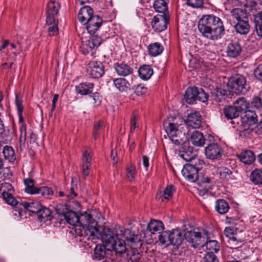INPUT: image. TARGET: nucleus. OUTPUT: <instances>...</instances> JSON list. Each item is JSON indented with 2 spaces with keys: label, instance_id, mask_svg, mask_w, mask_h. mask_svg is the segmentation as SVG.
Returning a JSON list of instances; mask_svg holds the SVG:
<instances>
[{
  "label": "nucleus",
  "instance_id": "9b49d317",
  "mask_svg": "<svg viewBox=\"0 0 262 262\" xmlns=\"http://www.w3.org/2000/svg\"><path fill=\"white\" fill-rule=\"evenodd\" d=\"M88 73L93 78H99L104 73V67L100 61H92L89 63Z\"/></svg>",
  "mask_w": 262,
  "mask_h": 262
},
{
  "label": "nucleus",
  "instance_id": "58836bf2",
  "mask_svg": "<svg viewBox=\"0 0 262 262\" xmlns=\"http://www.w3.org/2000/svg\"><path fill=\"white\" fill-rule=\"evenodd\" d=\"M120 232L122 234V236L127 241L132 243H136L139 242L138 235L133 233L130 230L124 229L120 230Z\"/></svg>",
  "mask_w": 262,
  "mask_h": 262
},
{
  "label": "nucleus",
  "instance_id": "e2e57ef3",
  "mask_svg": "<svg viewBox=\"0 0 262 262\" xmlns=\"http://www.w3.org/2000/svg\"><path fill=\"white\" fill-rule=\"evenodd\" d=\"M136 174V167L135 166L130 164L126 167V176L127 178L129 179L130 181L134 180Z\"/></svg>",
  "mask_w": 262,
  "mask_h": 262
},
{
  "label": "nucleus",
  "instance_id": "cd10ccee",
  "mask_svg": "<svg viewBox=\"0 0 262 262\" xmlns=\"http://www.w3.org/2000/svg\"><path fill=\"white\" fill-rule=\"evenodd\" d=\"M20 205H23L24 209L29 212L36 213L37 214L41 206L37 201L27 202L24 201L20 203Z\"/></svg>",
  "mask_w": 262,
  "mask_h": 262
},
{
  "label": "nucleus",
  "instance_id": "c03bdc74",
  "mask_svg": "<svg viewBox=\"0 0 262 262\" xmlns=\"http://www.w3.org/2000/svg\"><path fill=\"white\" fill-rule=\"evenodd\" d=\"M234 105L237 108L240 113L242 112L247 111L249 103L246 100L245 98L242 97L237 99L234 103Z\"/></svg>",
  "mask_w": 262,
  "mask_h": 262
},
{
  "label": "nucleus",
  "instance_id": "a211bd4d",
  "mask_svg": "<svg viewBox=\"0 0 262 262\" xmlns=\"http://www.w3.org/2000/svg\"><path fill=\"white\" fill-rule=\"evenodd\" d=\"M170 237L169 241L170 245L179 246L182 244L184 239V234L179 229H172L169 231Z\"/></svg>",
  "mask_w": 262,
  "mask_h": 262
},
{
  "label": "nucleus",
  "instance_id": "5fc2aeb1",
  "mask_svg": "<svg viewBox=\"0 0 262 262\" xmlns=\"http://www.w3.org/2000/svg\"><path fill=\"white\" fill-rule=\"evenodd\" d=\"M255 29L258 36L262 37V12L255 18Z\"/></svg>",
  "mask_w": 262,
  "mask_h": 262
},
{
  "label": "nucleus",
  "instance_id": "13d9d810",
  "mask_svg": "<svg viewBox=\"0 0 262 262\" xmlns=\"http://www.w3.org/2000/svg\"><path fill=\"white\" fill-rule=\"evenodd\" d=\"M36 192V193H35V194H40L42 196L47 198L52 195L53 194V191L51 188L46 186L37 188Z\"/></svg>",
  "mask_w": 262,
  "mask_h": 262
},
{
  "label": "nucleus",
  "instance_id": "de8ad7c7",
  "mask_svg": "<svg viewBox=\"0 0 262 262\" xmlns=\"http://www.w3.org/2000/svg\"><path fill=\"white\" fill-rule=\"evenodd\" d=\"M80 51L84 55H87L89 53H92L93 50L95 49L93 44L89 39L85 41H82L80 47Z\"/></svg>",
  "mask_w": 262,
  "mask_h": 262
},
{
  "label": "nucleus",
  "instance_id": "c756f323",
  "mask_svg": "<svg viewBox=\"0 0 262 262\" xmlns=\"http://www.w3.org/2000/svg\"><path fill=\"white\" fill-rule=\"evenodd\" d=\"M190 141L194 146H201L204 144L205 138L201 132L195 131L191 135Z\"/></svg>",
  "mask_w": 262,
  "mask_h": 262
},
{
  "label": "nucleus",
  "instance_id": "dca6fc26",
  "mask_svg": "<svg viewBox=\"0 0 262 262\" xmlns=\"http://www.w3.org/2000/svg\"><path fill=\"white\" fill-rule=\"evenodd\" d=\"M201 115L199 112H194L187 115L186 123L193 128H198L201 125ZM184 123L185 122L184 121Z\"/></svg>",
  "mask_w": 262,
  "mask_h": 262
},
{
  "label": "nucleus",
  "instance_id": "a19ab883",
  "mask_svg": "<svg viewBox=\"0 0 262 262\" xmlns=\"http://www.w3.org/2000/svg\"><path fill=\"white\" fill-rule=\"evenodd\" d=\"M120 232L122 234V236L127 241L132 243H136L139 242L138 235L133 233L130 230L124 229L120 230Z\"/></svg>",
  "mask_w": 262,
  "mask_h": 262
},
{
  "label": "nucleus",
  "instance_id": "f3484780",
  "mask_svg": "<svg viewBox=\"0 0 262 262\" xmlns=\"http://www.w3.org/2000/svg\"><path fill=\"white\" fill-rule=\"evenodd\" d=\"M93 15V9L89 6H85L80 9L78 14V19L81 23L85 25Z\"/></svg>",
  "mask_w": 262,
  "mask_h": 262
},
{
  "label": "nucleus",
  "instance_id": "bb28decb",
  "mask_svg": "<svg viewBox=\"0 0 262 262\" xmlns=\"http://www.w3.org/2000/svg\"><path fill=\"white\" fill-rule=\"evenodd\" d=\"M231 15L237 22L244 19H248V14L246 10L239 8H236L231 11Z\"/></svg>",
  "mask_w": 262,
  "mask_h": 262
},
{
  "label": "nucleus",
  "instance_id": "f257e3e1",
  "mask_svg": "<svg viewBox=\"0 0 262 262\" xmlns=\"http://www.w3.org/2000/svg\"><path fill=\"white\" fill-rule=\"evenodd\" d=\"M198 28L203 37L212 40L221 38L225 33L222 20L213 14L203 15L199 21Z\"/></svg>",
  "mask_w": 262,
  "mask_h": 262
},
{
  "label": "nucleus",
  "instance_id": "f8f14e48",
  "mask_svg": "<svg viewBox=\"0 0 262 262\" xmlns=\"http://www.w3.org/2000/svg\"><path fill=\"white\" fill-rule=\"evenodd\" d=\"M199 168L192 164H186L182 170L183 177L191 182H194L197 179Z\"/></svg>",
  "mask_w": 262,
  "mask_h": 262
},
{
  "label": "nucleus",
  "instance_id": "a18cd8bd",
  "mask_svg": "<svg viewBox=\"0 0 262 262\" xmlns=\"http://www.w3.org/2000/svg\"><path fill=\"white\" fill-rule=\"evenodd\" d=\"M217 173L220 176V179L222 181L226 182L231 179L232 171L228 168L221 167L217 169Z\"/></svg>",
  "mask_w": 262,
  "mask_h": 262
},
{
  "label": "nucleus",
  "instance_id": "20e7f679",
  "mask_svg": "<svg viewBox=\"0 0 262 262\" xmlns=\"http://www.w3.org/2000/svg\"><path fill=\"white\" fill-rule=\"evenodd\" d=\"M97 224L92 222V225L84 226L81 223L74 227V231L76 236L80 237V241H91L92 243H96L98 239V234H99V229L97 227Z\"/></svg>",
  "mask_w": 262,
  "mask_h": 262
},
{
  "label": "nucleus",
  "instance_id": "680f3d73",
  "mask_svg": "<svg viewBox=\"0 0 262 262\" xmlns=\"http://www.w3.org/2000/svg\"><path fill=\"white\" fill-rule=\"evenodd\" d=\"M169 237H170V233L169 231H165L159 235V242L162 244H166L167 245H170L169 241Z\"/></svg>",
  "mask_w": 262,
  "mask_h": 262
},
{
  "label": "nucleus",
  "instance_id": "0e129e2a",
  "mask_svg": "<svg viewBox=\"0 0 262 262\" xmlns=\"http://www.w3.org/2000/svg\"><path fill=\"white\" fill-rule=\"evenodd\" d=\"M203 262H219V261L214 253L207 252L203 258Z\"/></svg>",
  "mask_w": 262,
  "mask_h": 262
},
{
  "label": "nucleus",
  "instance_id": "ddd939ff",
  "mask_svg": "<svg viewBox=\"0 0 262 262\" xmlns=\"http://www.w3.org/2000/svg\"><path fill=\"white\" fill-rule=\"evenodd\" d=\"M103 20L101 17L98 15H94L88 20L85 24L88 32L90 34H94L97 31L102 24Z\"/></svg>",
  "mask_w": 262,
  "mask_h": 262
},
{
  "label": "nucleus",
  "instance_id": "09e8293b",
  "mask_svg": "<svg viewBox=\"0 0 262 262\" xmlns=\"http://www.w3.org/2000/svg\"><path fill=\"white\" fill-rule=\"evenodd\" d=\"M250 180L255 185H262V170H253L250 174Z\"/></svg>",
  "mask_w": 262,
  "mask_h": 262
},
{
  "label": "nucleus",
  "instance_id": "423d86ee",
  "mask_svg": "<svg viewBox=\"0 0 262 262\" xmlns=\"http://www.w3.org/2000/svg\"><path fill=\"white\" fill-rule=\"evenodd\" d=\"M185 239L194 248L204 246L207 236V232L202 229L187 231L184 233Z\"/></svg>",
  "mask_w": 262,
  "mask_h": 262
},
{
  "label": "nucleus",
  "instance_id": "4c0bfd02",
  "mask_svg": "<svg viewBox=\"0 0 262 262\" xmlns=\"http://www.w3.org/2000/svg\"><path fill=\"white\" fill-rule=\"evenodd\" d=\"M215 210L220 214H223L227 212L229 206L227 202L224 200H218L215 202Z\"/></svg>",
  "mask_w": 262,
  "mask_h": 262
},
{
  "label": "nucleus",
  "instance_id": "37998d69",
  "mask_svg": "<svg viewBox=\"0 0 262 262\" xmlns=\"http://www.w3.org/2000/svg\"><path fill=\"white\" fill-rule=\"evenodd\" d=\"M195 182H197L199 186L204 189L208 190L211 188L210 184L211 183V180L208 177L199 176L198 174V178L197 179H196Z\"/></svg>",
  "mask_w": 262,
  "mask_h": 262
},
{
  "label": "nucleus",
  "instance_id": "9d476101",
  "mask_svg": "<svg viewBox=\"0 0 262 262\" xmlns=\"http://www.w3.org/2000/svg\"><path fill=\"white\" fill-rule=\"evenodd\" d=\"M223 154V148L217 143H210L205 149V154L206 158L212 160L219 159Z\"/></svg>",
  "mask_w": 262,
  "mask_h": 262
},
{
  "label": "nucleus",
  "instance_id": "3c124183",
  "mask_svg": "<svg viewBox=\"0 0 262 262\" xmlns=\"http://www.w3.org/2000/svg\"><path fill=\"white\" fill-rule=\"evenodd\" d=\"M3 153L5 158L9 160V161L13 162L15 160L14 151L11 146H5L3 150Z\"/></svg>",
  "mask_w": 262,
  "mask_h": 262
},
{
  "label": "nucleus",
  "instance_id": "6e6552de",
  "mask_svg": "<svg viewBox=\"0 0 262 262\" xmlns=\"http://www.w3.org/2000/svg\"><path fill=\"white\" fill-rule=\"evenodd\" d=\"M169 15L158 14L154 16L151 21L152 28L156 32H161L167 28L169 23Z\"/></svg>",
  "mask_w": 262,
  "mask_h": 262
},
{
  "label": "nucleus",
  "instance_id": "8fccbe9b",
  "mask_svg": "<svg viewBox=\"0 0 262 262\" xmlns=\"http://www.w3.org/2000/svg\"><path fill=\"white\" fill-rule=\"evenodd\" d=\"M106 248L107 247L105 246V245H96L94 250V254L96 259L98 260H101L105 257L106 255Z\"/></svg>",
  "mask_w": 262,
  "mask_h": 262
},
{
  "label": "nucleus",
  "instance_id": "2eb2a0df",
  "mask_svg": "<svg viewBox=\"0 0 262 262\" xmlns=\"http://www.w3.org/2000/svg\"><path fill=\"white\" fill-rule=\"evenodd\" d=\"M179 155L180 157L186 161H191L194 159L195 156V152L193 151V148L189 146L188 141L181 145Z\"/></svg>",
  "mask_w": 262,
  "mask_h": 262
},
{
  "label": "nucleus",
  "instance_id": "aec40b11",
  "mask_svg": "<svg viewBox=\"0 0 262 262\" xmlns=\"http://www.w3.org/2000/svg\"><path fill=\"white\" fill-rule=\"evenodd\" d=\"M242 48L238 42L231 41L227 46L226 53L230 58H235L241 54Z\"/></svg>",
  "mask_w": 262,
  "mask_h": 262
},
{
  "label": "nucleus",
  "instance_id": "473e14b6",
  "mask_svg": "<svg viewBox=\"0 0 262 262\" xmlns=\"http://www.w3.org/2000/svg\"><path fill=\"white\" fill-rule=\"evenodd\" d=\"M153 72L152 69L148 65L142 66L138 70L140 77L144 80L149 79L153 74Z\"/></svg>",
  "mask_w": 262,
  "mask_h": 262
},
{
  "label": "nucleus",
  "instance_id": "7c9ffc66",
  "mask_svg": "<svg viewBox=\"0 0 262 262\" xmlns=\"http://www.w3.org/2000/svg\"><path fill=\"white\" fill-rule=\"evenodd\" d=\"M196 87H189L187 89L185 95L184 99L186 102L188 104L193 103L196 100Z\"/></svg>",
  "mask_w": 262,
  "mask_h": 262
},
{
  "label": "nucleus",
  "instance_id": "f03ea898",
  "mask_svg": "<svg viewBox=\"0 0 262 262\" xmlns=\"http://www.w3.org/2000/svg\"><path fill=\"white\" fill-rule=\"evenodd\" d=\"M184 123L180 118L168 117L163 121V127L170 140L176 145H182L188 141L185 133L181 130V126Z\"/></svg>",
  "mask_w": 262,
  "mask_h": 262
},
{
  "label": "nucleus",
  "instance_id": "774afa93",
  "mask_svg": "<svg viewBox=\"0 0 262 262\" xmlns=\"http://www.w3.org/2000/svg\"><path fill=\"white\" fill-rule=\"evenodd\" d=\"M253 75L257 79L262 81V63L255 68Z\"/></svg>",
  "mask_w": 262,
  "mask_h": 262
},
{
  "label": "nucleus",
  "instance_id": "72a5a7b5",
  "mask_svg": "<svg viewBox=\"0 0 262 262\" xmlns=\"http://www.w3.org/2000/svg\"><path fill=\"white\" fill-rule=\"evenodd\" d=\"M212 97L216 102H221L227 97V92L223 89L216 88L212 90Z\"/></svg>",
  "mask_w": 262,
  "mask_h": 262
},
{
  "label": "nucleus",
  "instance_id": "6ab92c4d",
  "mask_svg": "<svg viewBox=\"0 0 262 262\" xmlns=\"http://www.w3.org/2000/svg\"><path fill=\"white\" fill-rule=\"evenodd\" d=\"M245 118L243 122L245 127L247 129H253V126L256 125L257 122V116L254 112L250 111H246Z\"/></svg>",
  "mask_w": 262,
  "mask_h": 262
},
{
  "label": "nucleus",
  "instance_id": "393cba45",
  "mask_svg": "<svg viewBox=\"0 0 262 262\" xmlns=\"http://www.w3.org/2000/svg\"><path fill=\"white\" fill-rule=\"evenodd\" d=\"M238 159L246 164H251L255 160V157L253 151L249 150H245L239 155H237Z\"/></svg>",
  "mask_w": 262,
  "mask_h": 262
},
{
  "label": "nucleus",
  "instance_id": "5701e85b",
  "mask_svg": "<svg viewBox=\"0 0 262 262\" xmlns=\"http://www.w3.org/2000/svg\"><path fill=\"white\" fill-rule=\"evenodd\" d=\"M234 28L237 33L242 35L247 34L250 29L248 19L237 21L234 25Z\"/></svg>",
  "mask_w": 262,
  "mask_h": 262
},
{
  "label": "nucleus",
  "instance_id": "6e6d98bb",
  "mask_svg": "<svg viewBox=\"0 0 262 262\" xmlns=\"http://www.w3.org/2000/svg\"><path fill=\"white\" fill-rule=\"evenodd\" d=\"M103 127L104 123L101 120H99L94 123L93 136L95 140L98 138L100 131H101Z\"/></svg>",
  "mask_w": 262,
  "mask_h": 262
},
{
  "label": "nucleus",
  "instance_id": "412c9836",
  "mask_svg": "<svg viewBox=\"0 0 262 262\" xmlns=\"http://www.w3.org/2000/svg\"><path fill=\"white\" fill-rule=\"evenodd\" d=\"M94 84L92 82H84L76 86V92L82 95H86L91 94L93 91Z\"/></svg>",
  "mask_w": 262,
  "mask_h": 262
},
{
  "label": "nucleus",
  "instance_id": "49530a36",
  "mask_svg": "<svg viewBox=\"0 0 262 262\" xmlns=\"http://www.w3.org/2000/svg\"><path fill=\"white\" fill-rule=\"evenodd\" d=\"M243 242V238L239 237L237 234L228 241L229 246L231 249H237L242 247Z\"/></svg>",
  "mask_w": 262,
  "mask_h": 262
},
{
  "label": "nucleus",
  "instance_id": "c9c22d12",
  "mask_svg": "<svg viewBox=\"0 0 262 262\" xmlns=\"http://www.w3.org/2000/svg\"><path fill=\"white\" fill-rule=\"evenodd\" d=\"M153 6L155 11L159 12V14L169 15L167 4L164 0L155 1Z\"/></svg>",
  "mask_w": 262,
  "mask_h": 262
},
{
  "label": "nucleus",
  "instance_id": "1a4fd4ad",
  "mask_svg": "<svg viewBox=\"0 0 262 262\" xmlns=\"http://www.w3.org/2000/svg\"><path fill=\"white\" fill-rule=\"evenodd\" d=\"M60 9V4L55 1L51 0L48 4L46 8V23L51 24L56 19Z\"/></svg>",
  "mask_w": 262,
  "mask_h": 262
},
{
  "label": "nucleus",
  "instance_id": "4468645a",
  "mask_svg": "<svg viewBox=\"0 0 262 262\" xmlns=\"http://www.w3.org/2000/svg\"><path fill=\"white\" fill-rule=\"evenodd\" d=\"M115 69L117 74L120 76H130L131 82L133 81V78L135 77L133 75L134 70L129 65L124 62L117 63L115 64Z\"/></svg>",
  "mask_w": 262,
  "mask_h": 262
},
{
  "label": "nucleus",
  "instance_id": "ea45409f",
  "mask_svg": "<svg viewBox=\"0 0 262 262\" xmlns=\"http://www.w3.org/2000/svg\"><path fill=\"white\" fill-rule=\"evenodd\" d=\"M120 232L122 234V236L127 241L132 243H136L139 242L138 235L133 233L130 230L124 229L120 230Z\"/></svg>",
  "mask_w": 262,
  "mask_h": 262
},
{
  "label": "nucleus",
  "instance_id": "2f4dec72",
  "mask_svg": "<svg viewBox=\"0 0 262 262\" xmlns=\"http://www.w3.org/2000/svg\"><path fill=\"white\" fill-rule=\"evenodd\" d=\"M225 117L228 119H233L238 117L239 113L234 105H227L223 109Z\"/></svg>",
  "mask_w": 262,
  "mask_h": 262
},
{
  "label": "nucleus",
  "instance_id": "79ce46f5",
  "mask_svg": "<svg viewBox=\"0 0 262 262\" xmlns=\"http://www.w3.org/2000/svg\"><path fill=\"white\" fill-rule=\"evenodd\" d=\"M206 247L208 252H212V253H216L219 251L220 244L215 240H210L208 241H205V244L202 247Z\"/></svg>",
  "mask_w": 262,
  "mask_h": 262
},
{
  "label": "nucleus",
  "instance_id": "7ed1b4c3",
  "mask_svg": "<svg viewBox=\"0 0 262 262\" xmlns=\"http://www.w3.org/2000/svg\"><path fill=\"white\" fill-rule=\"evenodd\" d=\"M102 242L109 250H114L116 253L122 254L126 250V244L124 239L119 237V235L114 233L110 228H104L98 234V239Z\"/></svg>",
  "mask_w": 262,
  "mask_h": 262
},
{
  "label": "nucleus",
  "instance_id": "f704fd0d",
  "mask_svg": "<svg viewBox=\"0 0 262 262\" xmlns=\"http://www.w3.org/2000/svg\"><path fill=\"white\" fill-rule=\"evenodd\" d=\"M38 218L40 222H46L51 220L52 218V212L48 208L41 207L37 213Z\"/></svg>",
  "mask_w": 262,
  "mask_h": 262
},
{
  "label": "nucleus",
  "instance_id": "c85d7f7f",
  "mask_svg": "<svg viewBox=\"0 0 262 262\" xmlns=\"http://www.w3.org/2000/svg\"><path fill=\"white\" fill-rule=\"evenodd\" d=\"M91 156L86 151L83 154L82 172L84 177H86L90 173V169L91 167Z\"/></svg>",
  "mask_w": 262,
  "mask_h": 262
},
{
  "label": "nucleus",
  "instance_id": "864d4df0",
  "mask_svg": "<svg viewBox=\"0 0 262 262\" xmlns=\"http://www.w3.org/2000/svg\"><path fill=\"white\" fill-rule=\"evenodd\" d=\"M2 196L6 202L11 206L18 205V201L13 196L12 194L8 192L3 191Z\"/></svg>",
  "mask_w": 262,
  "mask_h": 262
},
{
  "label": "nucleus",
  "instance_id": "4d7b16f0",
  "mask_svg": "<svg viewBox=\"0 0 262 262\" xmlns=\"http://www.w3.org/2000/svg\"><path fill=\"white\" fill-rule=\"evenodd\" d=\"M196 99L199 101L205 103L208 101L209 95L205 92V91L202 88H198L196 87Z\"/></svg>",
  "mask_w": 262,
  "mask_h": 262
},
{
  "label": "nucleus",
  "instance_id": "0eeeda50",
  "mask_svg": "<svg viewBox=\"0 0 262 262\" xmlns=\"http://www.w3.org/2000/svg\"><path fill=\"white\" fill-rule=\"evenodd\" d=\"M56 211L57 214L63 217L66 222L71 225L75 227L81 223L80 218L73 211L69 210L66 206L58 205L56 208Z\"/></svg>",
  "mask_w": 262,
  "mask_h": 262
},
{
  "label": "nucleus",
  "instance_id": "69168bd1",
  "mask_svg": "<svg viewBox=\"0 0 262 262\" xmlns=\"http://www.w3.org/2000/svg\"><path fill=\"white\" fill-rule=\"evenodd\" d=\"M146 92L147 88L141 84H138L134 88V92L138 96H141L145 94Z\"/></svg>",
  "mask_w": 262,
  "mask_h": 262
},
{
  "label": "nucleus",
  "instance_id": "e433bc0d",
  "mask_svg": "<svg viewBox=\"0 0 262 262\" xmlns=\"http://www.w3.org/2000/svg\"><path fill=\"white\" fill-rule=\"evenodd\" d=\"M163 49V47L158 42L151 43L148 46L149 54L152 56H156L160 54Z\"/></svg>",
  "mask_w": 262,
  "mask_h": 262
},
{
  "label": "nucleus",
  "instance_id": "bf43d9fd",
  "mask_svg": "<svg viewBox=\"0 0 262 262\" xmlns=\"http://www.w3.org/2000/svg\"><path fill=\"white\" fill-rule=\"evenodd\" d=\"M58 24V19H54V22L51 24L46 23L48 26H50L48 28L49 34L50 36H54L58 34V28L57 27Z\"/></svg>",
  "mask_w": 262,
  "mask_h": 262
},
{
  "label": "nucleus",
  "instance_id": "603ef678",
  "mask_svg": "<svg viewBox=\"0 0 262 262\" xmlns=\"http://www.w3.org/2000/svg\"><path fill=\"white\" fill-rule=\"evenodd\" d=\"M26 185L25 192L30 194H35L37 187L34 186V181L31 179H27L24 180Z\"/></svg>",
  "mask_w": 262,
  "mask_h": 262
},
{
  "label": "nucleus",
  "instance_id": "4be33fe9",
  "mask_svg": "<svg viewBox=\"0 0 262 262\" xmlns=\"http://www.w3.org/2000/svg\"><path fill=\"white\" fill-rule=\"evenodd\" d=\"M147 229L151 234L160 233L164 230V226L161 221L151 220L148 223Z\"/></svg>",
  "mask_w": 262,
  "mask_h": 262
},
{
  "label": "nucleus",
  "instance_id": "338daca9",
  "mask_svg": "<svg viewBox=\"0 0 262 262\" xmlns=\"http://www.w3.org/2000/svg\"><path fill=\"white\" fill-rule=\"evenodd\" d=\"M187 4L192 8H200L203 5V0H187Z\"/></svg>",
  "mask_w": 262,
  "mask_h": 262
},
{
  "label": "nucleus",
  "instance_id": "39448f33",
  "mask_svg": "<svg viewBox=\"0 0 262 262\" xmlns=\"http://www.w3.org/2000/svg\"><path fill=\"white\" fill-rule=\"evenodd\" d=\"M227 86L228 91L235 94H245L249 87L247 84L246 79L244 76L235 74L229 80Z\"/></svg>",
  "mask_w": 262,
  "mask_h": 262
},
{
  "label": "nucleus",
  "instance_id": "a878e982",
  "mask_svg": "<svg viewBox=\"0 0 262 262\" xmlns=\"http://www.w3.org/2000/svg\"><path fill=\"white\" fill-rule=\"evenodd\" d=\"M174 191V187L171 185H168L165 189L163 193L160 192L156 195L157 200H161L162 202L168 201L172 198L173 192Z\"/></svg>",
  "mask_w": 262,
  "mask_h": 262
},
{
  "label": "nucleus",
  "instance_id": "052dcab7",
  "mask_svg": "<svg viewBox=\"0 0 262 262\" xmlns=\"http://www.w3.org/2000/svg\"><path fill=\"white\" fill-rule=\"evenodd\" d=\"M77 188V179L75 177H73L71 180V187L70 188V192L67 194V196L68 197L71 198L77 196V194L75 191V189H76Z\"/></svg>",
  "mask_w": 262,
  "mask_h": 262
},
{
  "label": "nucleus",
  "instance_id": "b1692460",
  "mask_svg": "<svg viewBox=\"0 0 262 262\" xmlns=\"http://www.w3.org/2000/svg\"><path fill=\"white\" fill-rule=\"evenodd\" d=\"M115 86L121 92H125L130 88L133 81H127L122 78H118L113 80Z\"/></svg>",
  "mask_w": 262,
  "mask_h": 262
}]
</instances>
